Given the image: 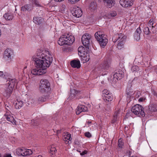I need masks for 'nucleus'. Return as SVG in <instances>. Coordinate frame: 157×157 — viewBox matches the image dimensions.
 <instances>
[{
	"mask_svg": "<svg viewBox=\"0 0 157 157\" xmlns=\"http://www.w3.org/2000/svg\"><path fill=\"white\" fill-rule=\"evenodd\" d=\"M8 74L6 72L3 73V72L0 71V76H2L3 77H6V76H7Z\"/></svg>",
	"mask_w": 157,
	"mask_h": 157,
	"instance_id": "ea45409f",
	"label": "nucleus"
},
{
	"mask_svg": "<svg viewBox=\"0 0 157 157\" xmlns=\"http://www.w3.org/2000/svg\"><path fill=\"white\" fill-rule=\"evenodd\" d=\"M131 71L134 73L135 75H140L142 74L141 71H140L139 67L137 66H134L132 67Z\"/></svg>",
	"mask_w": 157,
	"mask_h": 157,
	"instance_id": "dca6fc26",
	"label": "nucleus"
},
{
	"mask_svg": "<svg viewBox=\"0 0 157 157\" xmlns=\"http://www.w3.org/2000/svg\"><path fill=\"white\" fill-rule=\"evenodd\" d=\"M47 99H48V96H45L43 95L41 96L38 97L37 99L38 102L40 103L45 101L47 100Z\"/></svg>",
	"mask_w": 157,
	"mask_h": 157,
	"instance_id": "b1692460",
	"label": "nucleus"
},
{
	"mask_svg": "<svg viewBox=\"0 0 157 157\" xmlns=\"http://www.w3.org/2000/svg\"><path fill=\"white\" fill-rule=\"evenodd\" d=\"M89 58H87V59H86V62H87V61H89Z\"/></svg>",
	"mask_w": 157,
	"mask_h": 157,
	"instance_id": "13d9d810",
	"label": "nucleus"
},
{
	"mask_svg": "<svg viewBox=\"0 0 157 157\" xmlns=\"http://www.w3.org/2000/svg\"><path fill=\"white\" fill-rule=\"evenodd\" d=\"M50 84L48 81L45 79H41L40 81V90L41 93H43L46 92L47 89L49 88Z\"/></svg>",
	"mask_w": 157,
	"mask_h": 157,
	"instance_id": "39448f33",
	"label": "nucleus"
},
{
	"mask_svg": "<svg viewBox=\"0 0 157 157\" xmlns=\"http://www.w3.org/2000/svg\"><path fill=\"white\" fill-rule=\"evenodd\" d=\"M91 35L88 33L85 34L82 38V43L86 47H88L90 44Z\"/></svg>",
	"mask_w": 157,
	"mask_h": 157,
	"instance_id": "0eeeda50",
	"label": "nucleus"
},
{
	"mask_svg": "<svg viewBox=\"0 0 157 157\" xmlns=\"http://www.w3.org/2000/svg\"><path fill=\"white\" fill-rule=\"evenodd\" d=\"M19 102L17 101V102H16L15 105V107L16 109H19L20 107Z\"/></svg>",
	"mask_w": 157,
	"mask_h": 157,
	"instance_id": "a18cd8bd",
	"label": "nucleus"
},
{
	"mask_svg": "<svg viewBox=\"0 0 157 157\" xmlns=\"http://www.w3.org/2000/svg\"><path fill=\"white\" fill-rule=\"evenodd\" d=\"M66 39H67V36L65 35H63L59 39L58 41V43L59 45L60 46L63 45L64 44H66Z\"/></svg>",
	"mask_w": 157,
	"mask_h": 157,
	"instance_id": "f3484780",
	"label": "nucleus"
},
{
	"mask_svg": "<svg viewBox=\"0 0 157 157\" xmlns=\"http://www.w3.org/2000/svg\"><path fill=\"white\" fill-rule=\"evenodd\" d=\"M111 63V61L109 59H105L100 65V67L101 70L102 71H105L108 70L110 67Z\"/></svg>",
	"mask_w": 157,
	"mask_h": 157,
	"instance_id": "423d86ee",
	"label": "nucleus"
},
{
	"mask_svg": "<svg viewBox=\"0 0 157 157\" xmlns=\"http://www.w3.org/2000/svg\"><path fill=\"white\" fill-rule=\"evenodd\" d=\"M97 35L99 36H101L102 35L101 31H98L96 32L94 36L96 40L98 42L100 46L102 48H104L108 43V39L105 37L102 38L98 39Z\"/></svg>",
	"mask_w": 157,
	"mask_h": 157,
	"instance_id": "20e7f679",
	"label": "nucleus"
},
{
	"mask_svg": "<svg viewBox=\"0 0 157 157\" xmlns=\"http://www.w3.org/2000/svg\"><path fill=\"white\" fill-rule=\"evenodd\" d=\"M126 94L128 97L130 98L133 94V92L132 91L129 90V89H127L126 90Z\"/></svg>",
	"mask_w": 157,
	"mask_h": 157,
	"instance_id": "473e14b6",
	"label": "nucleus"
},
{
	"mask_svg": "<svg viewBox=\"0 0 157 157\" xmlns=\"http://www.w3.org/2000/svg\"><path fill=\"white\" fill-rule=\"evenodd\" d=\"M71 65L73 67L77 68H79L81 66L80 61L76 59L72 60L71 62Z\"/></svg>",
	"mask_w": 157,
	"mask_h": 157,
	"instance_id": "6ab92c4d",
	"label": "nucleus"
},
{
	"mask_svg": "<svg viewBox=\"0 0 157 157\" xmlns=\"http://www.w3.org/2000/svg\"><path fill=\"white\" fill-rule=\"evenodd\" d=\"M33 1V0H32Z\"/></svg>",
	"mask_w": 157,
	"mask_h": 157,
	"instance_id": "680f3d73",
	"label": "nucleus"
},
{
	"mask_svg": "<svg viewBox=\"0 0 157 157\" xmlns=\"http://www.w3.org/2000/svg\"><path fill=\"white\" fill-rule=\"evenodd\" d=\"M13 54V52L10 49H6L4 52V57L6 59H10L12 56Z\"/></svg>",
	"mask_w": 157,
	"mask_h": 157,
	"instance_id": "ddd939ff",
	"label": "nucleus"
},
{
	"mask_svg": "<svg viewBox=\"0 0 157 157\" xmlns=\"http://www.w3.org/2000/svg\"><path fill=\"white\" fill-rule=\"evenodd\" d=\"M88 108L83 105H79L77 108V110L76 112L77 115H79L81 113L87 112Z\"/></svg>",
	"mask_w": 157,
	"mask_h": 157,
	"instance_id": "9d476101",
	"label": "nucleus"
},
{
	"mask_svg": "<svg viewBox=\"0 0 157 157\" xmlns=\"http://www.w3.org/2000/svg\"><path fill=\"white\" fill-rule=\"evenodd\" d=\"M8 113L7 112L5 114V118L6 119L7 121L10 122L13 124H16V121L14 119L13 117Z\"/></svg>",
	"mask_w": 157,
	"mask_h": 157,
	"instance_id": "a211bd4d",
	"label": "nucleus"
},
{
	"mask_svg": "<svg viewBox=\"0 0 157 157\" xmlns=\"http://www.w3.org/2000/svg\"><path fill=\"white\" fill-rule=\"evenodd\" d=\"M102 93L103 94V98L105 96H106L107 95H108L109 94H111L110 91H108L107 89H105L102 91Z\"/></svg>",
	"mask_w": 157,
	"mask_h": 157,
	"instance_id": "2f4dec72",
	"label": "nucleus"
},
{
	"mask_svg": "<svg viewBox=\"0 0 157 157\" xmlns=\"http://www.w3.org/2000/svg\"><path fill=\"white\" fill-rule=\"evenodd\" d=\"M56 2H61L63 0H54Z\"/></svg>",
	"mask_w": 157,
	"mask_h": 157,
	"instance_id": "6e6d98bb",
	"label": "nucleus"
},
{
	"mask_svg": "<svg viewBox=\"0 0 157 157\" xmlns=\"http://www.w3.org/2000/svg\"><path fill=\"white\" fill-rule=\"evenodd\" d=\"M32 125L33 126H37L39 124L37 122V121L36 120H33L31 122Z\"/></svg>",
	"mask_w": 157,
	"mask_h": 157,
	"instance_id": "4c0bfd02",
	"label": "nucleus"
},
{
	"mask_svg": "<svg viewBox=\"0 0 157 157\" xmlns=\"http://www.w3.org/2000/svg\"><path fill=\"white\" fill-rule=\"evenodd\" d=\"M130 115H131L130 114V113H128L126 115L125 118H128V117H129V116H130Z\"/></svg>",
	"mask_w": 157,
	"mask_h": 157,
	"instance_id": "3c124183",
	"label": "nucleus"
},
{
	"mask_svg": "<svg viewBox=\"0 0 157 157\" xmlns=\"http://www.w3.org/2000/svg\"><path fill=\"white\" fill-rule=\"evenodd\" d=\"M83 47H79L78 48V52H80V53H82V50H81V49H83Z\"/></svg>",
	"mask_w": 157,
	"mask_h": 157,
	"instance_id": "49530a36",
	"label": "nucleus"
},
{
	"mask_svg": "<svg viewBox=\"0 0 157 157\" xmlns=\"http://www.w3.org/2000/svg\"><path fill=\"white\" fill-rule=\"evenodd\" d=\"M85 135L86 136L90 138L91 136V134L89 132H86L85 133Z\"/></svg>",
	"mask_w": 157,
	"mask_h": 157,
	"instance_id": "c03bdc74",
	"label": "nucleus"
},
{
	"mask_svg": "<svg viewBox=\"0 0 157 157\" xmlns=\"http://www.w3.org/2000/svg\"><path fill=\"white\" fill-rule=\"evenodd\" d=\"M141 32V30L140 27L138 28L135 31L134 34V37L136 40H138L140 39V35Z\"/></svg>",
	"mask_w": 157,
	"mask_h": 157,
	"instance_id": "aec40b11",
	"label": "nucleus"
},
{
	"mask_svg": "<svg viewBox=\"0 0 157 157\" xmlns=\"http://www.w3.org/2000/svg\"><path fill=\"white\" fill-rule=\"evenodd\" d=\"M149 109L152 112L157 111V104H151L149 106Z\"/></svg>",
	"mask_w": 157,
	"mask_h": 157,
	"instance_id": "a878e982",
	"label": "nucleus"
},
{
	"mask_svg": "<svg viewBox=\"0 0 157 157\" xmlns=\"http://www.w3.org/2000/svg\"><path fill=\"white\" fill-rule=\"evenodd\" d=\"M33 153V150L27 149L24 148L20 149V156H25L27 155H30Z\"/></svg>",
	"mask_w": 157,
	"mask_h": 157,
	"instance_id": "6e6552de",
	"label": "nucleus"
},
{
	"mask_svg": "<svg viewBox=\"0 0 157 157\" xmlns=\"http://www.w3.org/2000/svg\"><path fill=\"white\" fill-rule=\"evenodd\" d=\"M43 21V19L41 17H34L33 19V22L36 24L40 25Z\"/></svg>",
	"mask_w": 157,
	"mask_h": 157,
	"instance_id": "5701e85b",
	"label": "nucleus"
},
{
	"mask_svg": "<svg viewBox=\"0 0 157 157\" xmlns=\"http://www.w3.org/2000/svg\"><path fill=\"white\" fill-rule=\"evenodd\" d=\"M96 3L94 2H91L90 4V7L91 9L94 10L96 7Z\"/></svg>",
	"mask_w": 157,
	"mask_h": 157,
	"instance_id": "f704fd0d",
	"label": "nucleus"
},
{
	"mask_svg": "<svg viewBox=\"0 0 157 157\" xmlns=\"http://www.w3.org/2000/svg\"><path fill=\"white\" fill-rule=\"evenodd\" d=\"M131 157H137L134 156H131Z\"/></svg>",
	"mask_w": 157,
	"mask_h": 157,
	"instance_id": "052dcab7",
	"label": "nucleus"
},
{
	"mask_svg": "<svg viewBox=\"0 0 157 157\" xmlns=\"http://www.w3.org/2000/svg\"><path fill=\"white\" fill-rule=\"evenodd\" d=\"M60 130H58L57 131V133H60Z\"/></svg>",
	"mask_w": 157,
	"mask_h": 157,
	"instance_id": "bf43d9fd",
	"label": "nucleus"
},
{
	"mask_svg": "<svg viewBox=\"0 0 157 157\" xmlns=\"http://www.w3.org/2000/svg\"><path fill=\"white\" fill-rule=\"evenodd\" d=\"M73 15L76 17H80L82 14V13L81 10L78 7L74 9V10L72 12Z\"/></svg>",
	"mask_w": 157,
	"mask_h": 157,
	"instance_id": "f8f14e48",
	"label": "nucleus"
},
{
	"mask_svg": "<svg viewBox=\"0 0 157 157\" xmlns=\"http://www.w3.org/2000/svg\"><path fill=\"white\" fill-rule=\"evenodd\" d=\"M3 17L6 20H11L13 18V14L11 12H8L4 14Z\"/></svg>",
	"mask_w": 157,
	"mask_h": 157,
	"instance_id": "4be33fe9",
	"label": "nucleus"
},
{
	"mask_svg": "<svg viewBox=\"0 0 157 157\" xmlns=\"http://www.w3.org/2000/svg\"><path fill=\"white\" fill-rule=\"evenodd\" d=\"M119 42L118 43L117 45V47L119 49H121L123 47L124 41L121 40L119 41Z\"/></svg>",
	"mask_w": 157,
	"mask_h": 157,
	"instance_id": "bb28decb",
	"label": "nucleus"
},
{
	"mask_svg": "<svg viewBox=\"0 0 157 157\" xmlns=\"http://www.w3.org/2000/svg\"><path fill=\"white\" fill-rule=\"evenodd\" d=\"M124 145V143L122 142V140L120 138L118 140V146L119 147H121L122 148L123 147V146Z\"/></svg>",
	"mask_w": 157,
	"mask_h": 157,
	"instance_id": "72a5a7b5",
	"label": "nucleus"
},
{
	"mask_svg": "<svg viewBox=\"0 0 157 157\" xmlns=\"http://www.w3.org/2000/svg\"><path fill=\"white\" fill-rule=\"evenodd\" d=\"M143 107L140 105L137 104L132 107L131 111L135 115L140 116V115L143 117L145 116L143 110Z\"/></svg>",
	"mask_w": 157,
	"mask_h": 157,
	"instance_id": "7ed1b4c3",
	"label": "nucleus"
},
{
	"mask_svg": "<svg viewBox=\"0 0 157 157\" xmlns=\"http://www.w3.org/2000/svg\"><path fill=\"white\" fill-rule=\"evenodd\" d=\"M124 73L121 70H119L114 73L113 77L117 80H120L124 77Z\"/></svg>",
	"mask_w": 157,
	"mask_h": 157,
	"instance_id": "9b49d317",
	"label": "nucleus"
},
{
	"mask_svg": "<svg viewBox=\"0 0 157 157\" xmlns=\"http://www.w3.org/2000/svg\"><path fill=\"white\" fill-rule=\"evenodd\" d=\"M144 32L146 35H148L150 34V31L148 27H146L144 28Z\"/></svg>",
	"mask_w": 157,
	"mask_h": 157,
	"instance_id": "c9c22d12",
	"label": "nucleus"
},
{
	"mask_svg": "<svg viewBox=\"0 0 157 157\" xmlns=\"http://www.w3.org/2000/svg\"><path fill=\"white\" fill-rule=\"evenodd\" d=\"M128 0H120V5L123 7H126L127 4L126 2Z\"/></svg>",
	"mask_w": 157,
	"mask_h": 157,
	"instance_id": "c756f323",
	"label": "nucleus"
},
{
	"mask_svg": "<svg viewBox=\"0 0 157 157\" xmlns=\"http://www.w3.org/2000/svg\"><path fill=\"white\" fill-rule=\"evenodd\" d=\"M30 6L29 5H26L22 7L21 10L23 11L28 10L30 9Z\"/></svg>",
	"mask_w": 157,
	"mask_h": 157,
	"instance_id": "c85d7f7f",
	"label": "nucleus"
},
{
	"mask_svg": "<svg viewBox=\"0 0 157 157\" xmlns=\"http://www.w3.org/2000/svg\"><path fill=\"white\" fill-rule=\"evenodd\" d=\"M126 2L127 6H126V7H127L131 6L133 5L134 0H128Z\"/></svg>",
	"mask_w": 157,
	"mask_h": 157,
	"instance_id": "cd10ccee",
	"label": "nucleus"
},
{
	"mask_svg": "<svg viewBox=\"0 0 157 157\" xmlns=\"http://www.w3.org/2000/svg\"><path fill=\"white\" fill-rule=\"evenodd\" d=\"M154 24V20L153 19H151L149 22H148V25L150 27H151V28H153L154 27V26L153 25Z\"/></svg>",
	"mask_w": 157,
	"mask_h": 157,
	"instance_id": "e433bc0d",
	"label": "nucleus"
},
{
	"mask_svg": "<svg viewBox=\"0 0 157 157\" xmlns=\"http://www.w3.org/2000/svg\"><path fill=\"white\" fill-rule=\"evenodd\" d=\"M24 104L23 102L22 101H20V105H21L22 104L23 105ZM23 106L22 105H20V107H21Z\"/></svg>",
	"mask_w": 157,
	"mask_h": 157,
	"instance_id": "5fc2aeb1",
	"label": "nucleus"
},
{
	"mask_svg": "<svg viewBox=\"0 0 157 157\" xmlns=\"http://www.w3.org/2000/svg\"><path fill=\"white\" fill-rule=\"evenodd\" d=\"M126 39V36H124L122 33L117 34L114 35L112 38V40L114 43H115L118 40L119 41H124Z\"/></svg>",
	"mask_w": 157,
	"mask_h": 157,
	"instance_id": "1a4fd4ad",
	"label": "nucleus"
},
{
	"mask_svg": "<svg viewBox=\"0 0 157 157\" xmlns=\"http://www.w3.org/2000/svg\"><path fill=\"white\" fill-rule=\"evenodd\" d=\"M4 157H12L10 154H7V155H6L5 156H4Z\"/></svg>",
	"mask_w": 157,
	"mask_h": 157,
	"instance_id": "864d4df0",
	"label": "nucleus"
},
{
	"mask_svg": "<svg viewBox=\"0 0 157 157\" xmlns=\"http://www.w3.org/2000/svg\"><path fill=\"white\" fill-rule=\"evenodd\" d=\"M110 15L112 17H114L116 16L117 13L115 11H112L110 13Z\"/></svg>",
	"mask_w": 157,
	"mask_h": 157,
	"instance_id": "79ce46f5",
	"label": "nucleus"
},
{
	"mask_svg": "<svg viewBox=\"0 0 157 157\" xmlns=\"http://www.w3.org/2000/svg\"><path fill=\"white\" fill-rule=\"evenodd\" d=\"M71 136V135L67 132L65 133V135H63V139L66 142V144H70L71 143L70 141L72 139Z\"/></svg>",
	"mask_w": 157,
	"mask_h": 157,
	"instance_id": "4468645a",
	"label": "nucleus"
},
{
	"mask_svg": "<svg viewBox=\"0 0 157 157\" xmlns=\"http://www.w3.org/2000/svg\"><path fill=\"white\" fill-rule=\"evenodd\" d=\"M87 123L88 125H89L91 123V122L90 121H88L87 122Z\"/></svg>",
	"mask_w": 157,
	"mask_h": 157,
	"instance_id": "4d7b16f0",
	"label": "nucleus"
},
{
	"mask_svg": "<svg viewBox=\"0 0 157 157\" xmlns=\"http://www.w3.org/2000/svg\"><path fill=\"white\" fill-rule=\"evenodd\" d=\"M80 92L75 89H71V94L69 98L70 100L73 99Z\"/></svg>",
	"mask_w": 157,
	"mask_h": 157,
	"instance_id": "412c9836",
	"label": "nucleus"
},
{
	"mask_svg": "<svg viewBox=\"0 0 157 157\" xmlns=\"http://www.w3.org/2000/svg\"><path fill=\"white\" fill-rule=\"evenodd\" d=\"M101 34H102V35L101 36H99L97 35L98 39L102 38H103L104 37L105 35L102 33V32Z\"/></svg>",
	"mask_w": 157,
	"mask_h": 157,
	"instance_id": "09e8293b",
	"label": "nucleus"
},
{
	"mask_svg": "<svg viewBox=\"0 0 157 157\" xmlns=\"http://www.w3.org/2000/svg\"><path fill=\"white\" fill-rule=\"evenodd\" d=\"M43 52L40 50L37 52L36 56L33 57L32 60L35 62L36 68L33 69L31 73L35 75H42L47 72V69L52 63V57L48 51Z\"/></svg>",
	"mask_w": 157,
	"mask_h": 157,
	"instance_id": "f257e3e1",
	"label": "nucleus"
},
{
	"mask_svg": "<svg viewBox=\"0 0 157 157\" xmlns=\"http://www.w3.org/2000/svg\"><path fill=\"white\" fill-rule=\"evenodd\" d=\"M67 36V39H66V44L70 45L72 44L75 40L74 37L71 35L67 34L65 35Z\"/></svg>",
	"mask_w": 157,
	"mask_h": 157,
	"instance_id": "2eb2a0df",
	"label": "nucleus"
},
{
	"mask_svg": "<svg viewBox=\"0 0 157 157\" xmlns=\"http://www.w3.org/2000/svg\"><path fill=\"white\" fill-rule=\"evenodd\" d=\"M5 108H6V109L8 110V111H7L6 112V113L7 112L8 113H9L10 111L9 110V106L8 105L6 106V105H5Z\"/></svg>",
	"mask_w": 157,
	"mask_h": 157,
	"instance_id": "8fccbe9b",
	"label": "nucleus"
},
{
	"mask_svg": "<svg viewBox=\"0 0 157 157\" xmlns=\"http://www.w3.org/2000/svg\"><path fill=\"white\" fill-rule=\"evenodd\" d=\"M118 119V118L113 116V119L111 120V123H115L117 121Z\"/></svg>",
	"mask_w": 157,
	"mask_h": 157,
	"instance_id": "a19ab883",
	"label": "nucleus"
},
{
	"mask_svg": "<svg viewBox=\"0 0 157 157\" xmlns=\"http://www.w3.org/2000/svg\"><path fill=\"white\" fill-rule=\"evenodd\" d=\"M113 99V96L111 93L109 94L106 96H105L103 98V100L106 102H109L111 101Z\"/></svg>",
	"mask_w": 157,
	"mask_h": 157,
	"instance_id": "393cba45",
	"label": "nucleus"
},
{
	"mask_svg": "<svg viewBox=\"0 0 157 157\" xmlns=\"http://www.w3.org/2000/svg\"><path fill=\"white\" fill-rule=\"evenodd\" d=\"M6 82L8 87L4 92V95L8 98L11 94L13 87L16 83V80L15 79L9 78Z\"/></svg>",
	"mask_w": 157,
	"mask_h": 157,
	"instance_id": "f03ea898",
	"label": "nucleus"
},
{
	"mask_svg": "<svg viewBox=\"0 0 157 157\" xmlns=\"http://www.w3.org/2000/svg\"><path fill=\"white\" fill-rule=\"evenodd\" d=\"M145 98H140L139 99V101L140 102L143 101L145 100Z\"/></svg>",
	"mask_w": 157,
	"mask_h": 157,
	"instance_id": "de8ad7c7",
	"label": "nucleus"
},
{
	"mask_svg": "<svg viewBox=\"0 0 157 157\" xmlns=\"http://www.w3.org/2000/svg\"><path fill=\"white\" fill-rule=\"evenodd\" d=\"M121 115V114L120 113V111L119 110L116 111L113 116L116 117H117V118H119L120 116Z\"/></svg>",
	"mask_w": 157,
	"mask_h": 157,
	"instance_id": "58836bf2",
	"label": "nucleus"
},
{
	"mask_svg": "<svg viewBox=\"0 0 157 157\" xmlns=\"http://www.w3.org/2000/svg\"><path fill=\"white\" fill-rule=\"evenodd\" d=\"M56 150L54 146H52L50 150V152L52 155H53L55 154L56 152Z\"/></svg>",
	"mask_w": 157,
	"mask_h": 157,
	"instance_id": "7c9ffc66",
	"label": "nucleus"
},
{
	"mask_svg": "<svg viewBox=\"0 0 157 157\" xmlns=\"http://www.w3.org/2000/svg\"><path fill=\"white\" fill-rule=\"evenodd\" d=\"M34 2V4L37 6H41V5L39 3V2L37 0H33V1Z\"/></svg>",
	"mask_w": 157,
	"mask_h": 157,
	"instance_id": "37998d69",
	"label": "nucleus"
},
{
	"mask_svg": "<svg viewBox=\"0 0 157 157\" xmlns=\"http://www.w3.org/2000/svg\"><path fill=\"white\" fill-rule=\"evenodd\" d=\"M87 153V151H84L82 152V153H80V154L81 155H84L85 154H86Z\"/></svg>",
	"mask_w": 157,
	"mask_h": 157,
	"instance_id": "603ef678",
	"label": "nucleus"
}]
</instances>
